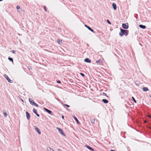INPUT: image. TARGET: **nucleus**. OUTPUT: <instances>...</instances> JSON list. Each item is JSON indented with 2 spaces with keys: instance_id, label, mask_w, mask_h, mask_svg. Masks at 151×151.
I'll use <instances>...</instances> for the list:
<instances>
[{
  "instance_id": "nucleus-1",
  "label": "nucleus",
  "mask_w": 151,
  "mask_h": 151,
  "mask_svg": "<svg viewBox=\"0 0 151 151\" xmlns=\"http://www.w3.org/2000/svg\"><path fill=\"white\" fill-rule=\"evenodd\" d=\"M120 30L121 31L119 33V35L121 36L124 35L127 36L128 33V30H124L122 29H121Z\"/></svg>"
},
{
  "instance_id": "nucleus-2",
  "label": "nucleus",
  "mask_w": 151,
  "mask_h": 151,
  "mask_svg": "<svg viewBox=\"0 0 151 151\" xmlns=\"http://www.w3.org/2000/svg\"><path fill=\"white\" fill-rule=\"evenodd\" d=\"M29 100L30 103L32 105L35 106L37 107L38 106V105L35 103L34 101L32 99L29 98Z\"/></svg>"
},
{
  "instance_id": "nucleus-3",
  "label": "nucleus",
  "mask_w": 151,
  "mask_h": 151,
  "mask_svg": "<svg viewBox=\"0 0 151 151\" xmlns=\"http://www.w3.org/2000/svg\"><path fill=\"white\" fill-rule=\"evenodd\" d=\"M122 27L124 28L127 29L129 27L128 24L127 23L123 24H122Z\"/></svg>"
},
{
  "instance_id": "nucleus-4",
  "label": "nucleus",
  "mask_w": 151,
  "mask_h": 151,
  "mask_svg": "<svg viewBox=\"0 0 151 151\" xmlns=\"http://www.w3.org/2000/svg\"><path fill=\"white\" fill-rule=\"evenodd\" d=\"M4 77L6 78L8 81L10 83H12V81L10 79V78L6 74H5L4 75Z\"/></svg>"
},
{
  "instance_id": "nucleus-5",
  "label": "nucleus",
  "mask_w": 151,
  "mask_h": 151,
  "mask_svg": "<svg viewBox=\"0 0 151 151\" xmlns=\"http://www.w3.org/2000/svg\"><path fill=\"white\" fill-rule=\"evenodd\" d=\"M96 63L99 64H101L103 63V61L102 60L100 59L96 61Z\"/></svg>"
},
{
  "instance_id": "nucleus-6",
  "label": "nucleus",
  "mask_w": 151,
  "mask_h": 151,
  "mask_svg": "<svg viewBox=\"0 0 151 151\" xmlns=\"http://www.w3.org/2000/svg\"><path fill=\"white\" fill-rule=\"evenodd\" d=\"M26 117L28 119H29L30 117V115L27 112H26Z\"/></svg>"
},
{
  "instance_id": "nucleus-7",
  "label": "nucleus",
  "mask_w": 151,
  "mask_h": 151,
  "mask_svg": "<svg viewBox=\"0 0 151 151\" xmlns=\"http://www.w3.org/2000/svg\"><path fill=\"white\" fill-rule=\"evenodd\" d=\"M57 129L60 132V133L62 135H64V133L63 131V130L59 128H57Z\"/></svg>"
},
{
  "instance_id": "nucleus-8",
  "label": "nucleus",
  "mask_w": 151,
  "mask_h": 151,
  "mask_svg": "<svg viewBox=\"0 0 151 151\" xmlns=\"http://www.w3.org/2000/svg\"><path fill=\"white\" fill-rule=\"evenodd\" d=\"M33 111L37 115V116H39L40 115L37 113V111L36 109L34 108L33 109Z\"/></svg>"
},
{
  "instance_id": "nucleus-9",
  "label": "nucleus",
  "mask_w": 151,
  "mask_h": 151,
  "mask_svg": "<svg viewBox=\"0 0 151 151\" xmlns=\"http://www.w3.org/2000/svg\"><path fill=\"white\" fill-rule=\"evenodd\" d=\"M84 61L88 63H90L91 62V60L88 58H86L84 60Z\"/></svg>"
},
{
  "instance_id": "nucleus-10",
  "label": "nucleus",
  "mask_w": 151,
  "mask_h": 151,
  "mask_svg": "<svg viewBox=\"0 0 151 151\" xmlns=\"http://www.w3.org/2000/svg\"><path fill=\"white\" fill-rule=\"evenodd\" d=\"M35 129L39 134H41V132L39 130V129L38 128L36 127L35 128Z\"/></svg>"
},
{
  "instance_id": "nucleus-11",
  "label": "nucleus",
  "mask_w": 151,
  "mask_h": 151,
  "mask_svg": "<svg viewBox=\"0 0 151 151\" xmlns=\"http://www.w3.org/2000/svg\"><path fill=\"white\" fill-rule=\"evenodd\" d=\"M86 147L89 150L93 151V150L91 147L88 145H86Z\"/></svg>"
},
{
  "instance_id": "nucleus-12",
  "label": "nucleus",
  "mask_w": 151,
  "mask_h": 151,
  "mask_svg": "<svg viewBox=\"0 0 151 151\" xmlns=\"http://www.w3.org/2000/svg\"><path fill=\"white\" fill-rule=\"evenodd\" d=\"M44 109L45 111H46L48 113H49L50 114H51L52 113V112L51 111L48 109H47L46 108H45Z\"/></svg>"
},
{
  "instance_id": "nucleus-13",
  "label": "nucleus",
  "mask_w": 151,
  "mask_h": 151,
  "mask_svg": "<svg viewBox=\"0 0 151 151\" xmlns=\"http://www.w3.org/2000/svg\"><path fill=\"white\" fill-rule=\"evenodd\" d=\"M112 6L114 10H116V4L114 3H113L112 4Z\"/></svg>"
},
{
  "instance_id": "nucleus-14",
  "label": "nucleus",
  "mask_w": 151,
  "mask_h": 151,
  "mask_svg": "<svg viewBox=\"0 0 151 151\" xmlns=\"http://www.w3.org/2000/svg\"><path fill=\"white\" fill-rule=\"evenodd\" d=\"M139 26L140 28L143 29H145L146 27V26L145 25H142V24L139 25Z\"/></svg>"
},
{
  "instance_id": "nucleus-15",
  "label": "nucleus",
  "mask_w": 151,
  "mask_h": 151,
  "mask_svg": "<svg viewBox=\"0 0 151 151\" xmlns=\"http://www.w3.org/2000/svg\"><path fill=\"white\" fill-rule=\"evenodd\" d=\"M73 117L75 119V120L76 121V122H77V123L78 124L79 123V122L78 121V119H77V118L76 116H73Z\"/></svg>"
},
{
  "instance_id": "nucleus-16",
  "label": "nucleus",
  "mask_w": 151,
  "mask_h": 151,
  "mask_svg": "<svg viewBox=\"0 0 151 151\" xmlns=\"http://www.w3.org/2000/svg\"><path fill=\"white\" fill-rule=\"evenodd\" d=\"M57 42L59 44H61L62 43V40H58Z\"/></svg>"
},
{
  "instance_id": "nucleus-17",
  "label": "nucleus",
  "mask_w": 151,
  "mask_h": 151,
  "mask_svg": "<svg viewBox=\"0 0 151 151\" xmlns=\"http://www.w3.org/2000/svg\"><path fill=\"white\" fill-rule=\"evenodd\" d=\"M142 90L144 91H148L149 89L146 87H143L142 88Z\"/></svg>"
},
{
  "instance_id": "nucleus-18",
  "label": "nucleus",
  "mask_w": 151,
  "mask_h": 151,
  "mask_svg": "<svg viewBox=\"0 0 151 151\" xmlns=\"http://www.w3.org/2000/svg\"><path fill=\"white\" fill-rule=\"evenodd\" d=\"M102 101L105 104H106L108 102V101L107 100L105 99H103Z\"/></svg>"
},
{
  "instance_id": "nucleus-19",
  "label": "nucleus",
  "mask_w": 151,
  "mask_h": 151,
  "mask_svg": "<svg viewBox=\"0 0 151 151\" xmlns=\"http://www.w3.org/2000/svg\"><path fill=\"white\" fill-rule=\"evenodd\" d=\"M47 150L48 151H54V150L50 147H48Z\"/></svg>"
},
{
  "instance_id": "nucleus-20",
  "label": "nucleus",
  "mask_w": 151,
  "mask_h": 151,
  "mask_svg": "<svg viewBox=\"0 0 151 151\" xmlns=\"http://www.w3.org/2000/svg\"><path fill=\"white\" fill-rule=\"evenodd\" d=\"M87 28H88V29L91 31L92 32H94L93 30L90 27H87Z\"/></svg>"
},
{
  "instance_id": "nucleus-21",
  "label": "nucleus",
  "mask_w": 151,
  "mask_h": 151,
  "mask_svg": "<svg viewBox=\"0 0 151 151\" xmlns=\"http://www.w3.org/2000/svg\"><path fill=\"white\" fill-rule=\"evenodd\" d=\"M8 59L10 61L13 62V59H12V58L9 57L8 58Z\"/></svg>"
},
{
  "instance_id": "nucleus-22",
  "label": "nucleus",
  "mask_w": 151,
  "mask_h": 151,
  "mask_svg": "<svg viewBox=\"0 0 151 151\" xmlns=\"http://www.w3.org/2000/svg\"><path fill=\"white\" fill-rule=\"evenodd\" d=\"M132 100H133V101H134V102L135 103H136V101L135 100V99L134 98V97H132Z\"/></svg>"
},
{
  "instance_id": "nucleus-23",
  "label": "nucleus",
  "mask_w": 151,
  "mask_h": 151,
  "mask_svg": "<svg viewBox=\"0 0 151 151\" xmlns=\"http://www.w3.org/2000/svg\"><path fill=\"white\" fill-rule=\"evenodd\" d=\"M43 8L45 12H47V10H46V7L45 6H43Z\"/></svg>"
},
{
  "instance_id": "nucleus-24",
  "label": "nucleus",
  "mask_w": 151,
  "mask_h": 151,
  "mask_svg": "<svg viewBox=\"0 0 151 151\" xmlns=\"http://www.w3.org/2000/svg\"><path fill=\"white\" fill-rule=\"evenodd\" d=\"M4 116L5 117H6L7 116V113L6 112H4Z\"/></svg>"
},
{
  "instance_id": "nucleus-25",
  "label": "nucleus",
  "mask_w": 151,
  "mask_h": 151,
  "mask_svg": "<svg viewBox=\"0 0 151 151\" xmlns=\"http://www.w3.org/2000/svg\"><path fill=\"white\" fill-rule=\"evenodd\" d=\"M80 74L81 76H83V77H84V76H85V75H84L83 73H80Z\"/></svg>"
},
{
  "instance_id": "nucleus-26",
  "label": "nucleus",
  "mask_w": 151,
  "mask_h": 151,
  "mask_svg": "<svg viewBox=\"0 0 151 151\" xmlns=\"http://www.w3.org/2000/svg\"><path fill=\"white\" fill-rule=\"evenodd\" d=\"M107 22L109 24H111V22H110L108 20V19H107Z\"/></svg>"
},
{
  "instance_id": "nucleus-27",
  "label": "nucleus",
  "mask_w": 151,
  "mask_h": 151,
  "mask_svg": "<svg viewBox=\"0 0 151 151\" xmlns=\"http://www.w3.org/2000/svg\"><path fill=\"white\" fill-rule=\"evenodd\" d=\"M17 9H19L20 8V7L19 6H17Z\"/></svg>"
},
{
  "instance_id": "nucleus-28",
  "label": "nucleus",
  "mask_w": 151,
  "mask_h": 151,
  "mask_svg": "<svg viewBox=\"0 0 151 151\" xmlns=\"http://www.w3.org/2000/svg\"><path fill=\"white\" fill-rule=\"evenodd\" d=\"M12 53L15 54V51L14 50H12Z\"/></svg>"
},
{
  "instance_id": "nucleus-29",
  "label": "nucleus",
  "mask_w": 151,
  "mask_h": 151,
  "mask_svg": "<svg viewBox=\"0 0 151 151\" xmlns=\"http://www.w3.org/2000/svg\"><path fill=\"white\" fill-rule=\"evenodd\" d=\"M57 82L58 83H61V81H57Z\"/></svg>"
},
{
  "instance_id": "nucleus-30",
  "label": "nucleus",
  "mask_w": 151,
  "mask_h": 151,
  "mask_svg": "<svg viewBox=\"0 0 151 151\" xmlns=\"http://www.w3.org/2000/svg\"><path fill=\"white\" fill-rule=\"evenodd\" d=\"M65 106H67L68 107H70V106L67 104H65Z\"/></svg>"
},
{
  "instance_id": "nucleus-31",
  "label": "nucleus",
  "mask_w": 151,
  "mask_h": 151,
  "mask_svg": "<svg viewBox=\"0 0 151 151\" xmlns=\"http://www.w3.org/2000/svg\"><path fill=\"white\" fill-rule=\"evenodd\" d=\"M148 116L150 118H151V116L150 115H149Z\"/></svg>"
},
{
  "instance_id": "nucleus-32",
  "label": "nucleus",
  "mask_w": 151,
  "mask_h": 151,
  "mask_svg": "<svg viewBox=\"0 0 151 151\" xmlns=\"http://www.w3.org/2000/svg\"><path fill=\"white\" fill-rule=\"evenodd\" d=\"M85 26L87 28V27H88L89 26L86 25H85Z\"/></svg>"
},
{
  "instance_id": "nucleus-33",
  "label": "nucleus",
  "mask_w": 151,
  "mask_h": 151,
  "mask_svg": "<svg viewBox=\"0 0 151 151\" xmlns=\"http://www.w3.org/2000/svg\"><path fill=\"white\" fill-rule=\"evenodd\" d=\"M103 93L104 94V95L106 96V93Z\"/></svg>"
},
{
  "instance_id": "nucleus-34",
  "label": "nucleus",
  "mask_w": 151,
  "mask_h": 151,
  "mask_svg": "<svg viewBox=\"0 0 151 151\" xmlns=\"http://www.w3.org/2000/svg\"><path fill=\"white\" fill-rule=\"evenodd\" d=\"M110 151H115L114 150H111Z\"/></svg>"
},
{
  "instance_id": "nucleus-35",
  "label": "nucleus",
  "mask_w": 151,
  "mask_h": 151,
  "mask_svg": "<svg viewBox=\"0 0 151 151\" xmlns=\"http://www.w3.org/2000/svg\"><path fill=\"white\" fill-rule=\"evenodd\" d=\"M62 117L63 119H64V116H62Z\"/></svg>"
},
{
  "instance_id": "nucleus-36",
  "label": "nucleus",
  "mask_w": 151,
  "mask_h": 151,
  "mask_svg": "<svg viewBox=\"0 0 151 151\" xmlns=\"http://www.w3.org/2000/svg\"><path fill=\"white\" fill-rule=\"evenodd\" d=\"M146 122H147V121H144V122L145 123H146Z\"/></svg>"
},
{
  "instance_id": "nucleus-37",
  "label": "nucleus",
  "mask_w": 151,
  "mask_h": 151,
  "mask_svg": "<svg viewBox=\"0 0 151 151\" xmlns=\"http://www.w3.org/2000/svg\"><path fill=\"white\" fill-rule=\"evenodd\" d=\"M3 0H0V1H3Z\"/></svg>"
},
{
  "instance_id": "nucleus-38",
  "label": "nucleus",
  "mask_w": 151,
  "mask_h": 151,
  "mask_svg": "<svg viewBox=\"0 0 151 151\" xmlns=\"http://www.w3.org/2000/svg\"><path fill=\"white\" fill-rule=\"evenodd\" d=\"M94 121H93V123H94Z\"/></svg>"
},
{
  "instance_id": "nucleus-39",
  "label": "nucleus",
  "mask_w": 151,
  "mask_h": 151,
  "mask_svg": "<svg viewBox=\"0 0 151 151\" xmlns=\"http://www.w3.org/2000/svg\"><path fill=\"white\" fill-rule=\"evenodd\" d=\"M93 151H94V150H93Z\"/></svg>"
}]
</instances>
